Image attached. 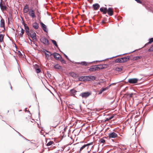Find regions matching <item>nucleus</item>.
Masks as SVG:
<instances>
[{
  "label": "nucleus",
  "mask_w": 153,
  "mask_h": 153,
  "mask_svg": "<svg viewBox=\"0 0 153 153\" xmlns=\"http://www.w3.org/2000/svg\"><path fill=\"white\" fill-rule=\"evenodd\" d=\"M34 41L36 40V34L35 33L33 30H30V33L27 34Z\"/></svg>",
  "instance_id": "obj_1"
},
{
  "label": "nucleus",
  "mask_w": 153,
  "mask_h": 153,
  "mask_svg": "<svg viewBox=\"0 0 153 153\" xmlns=\"http://www.w3.org/2000/svg\"><path fill=\"white\" fill-rule=\"evenodd\" d=\"M28 14L29 16L33 19L35 18L36 17V16L35 14V10L33 9H30Z\"/></svg>",
  "instance_id": "obj_2"
},
{
  "label": "nucleus",
  "mask_w": 153,
  "mask_h": 153,
  "mask_svg": "<svg viewBox=\"0 0 153 153\" xmlns=\"http://www.w3.org/2000/svg\"><path fill=\"white\" fill-rule=\"evenodd\" d=\"M91 94V93L89 92H83L81 93L79 95L82 98H86L89 96Z\"/></svg>",
  "instance_id": "obj_3"
},
{
  "label": "nucleus",
  "mask_w": 153,
  "mask_h": 153,
  "mask_svg": "<svg viewBox=\"0 0 153 153\" xmlns=\"http://www.w3.org/2000/svg\"><path fill=\"white\" fill-rule=\"evenodd\" d=\"M41 42L46 45L48 46L49 45V42L48 39L45 37H42L40 39Z\"/></svg>",
  "instance_id": "obj_4"
},
{
  "label": "nucleus",
  "mask_w": 153,
  "mask_h": 153,
  "mask_svg": "<svg viewBox=\"0 0 153 153\" xmlns=\"http://www.w3.org/2000/svg\"><path fill=\"white\" fill-rule=\"evenodd\" d=\"M60 121L54 120L51 123L52 127L53 128L56 127L60 123Z\"/></svg>",
  "instance_id": "obj_5"
},
{
  "label": "nucleus",
  "mask_w": 153,
  "mask_h": 153,
  "mask_svg": "<svg viewBox=\"0 0 153 153\" xmlns=\"http://www.w3.org/2000/svg\"><path fill=\"white\" fill-rule=\"evenodd\" d=\"M138 79L137 78L130 79L128 80V82L130 84H135L137 83Z\"/></svg>",
  "instance_id": "obj_6"
},
{
  "label": "nucleus",
  "mask_w": 153,
  "mask_h": 153,
  "mask_svg": "<svg viewBox=\"0 0 153 153\" xmlns=\"http://www.w3.org/2000/svg\"><path fill=\"white\" fill-rule=\"evenodd\" d=\"M117 136L118 135L117 134L114 132L108 134V137L109 138H115L117 137Z\"/></svg>",
  "instance_id": "obj_7"
},
{
  "label": "nucleus",
  "mask_w": 153,
  "mask_h": 153,
  "mask_svg": "<svg viewBox=\"0 0 153 153\" xmlns=\"http://www.w3.org/2000/svg\"><path fill=\"white\" fill-rule=\"evenodd\" d=\"M96 77L93 76H86V81H93L95 80Z\"/></svg>",
  "instance_id": "obj_8"
},
{
  "label": "nucleus",
  "mask_w": 153,
  "mask_h": 153,
  "mask_svg": "<svg viewBox=\"0 0 153 153\" xmlns=\"http://www.w3.org/2000/svg\"><path fill=\"white\" fill-rule=\"evenodd\" d=\"M107 13L110 16H112L113 14L114 13L113 9L112 8H109L107 9Z\"/></svg>",
  "instance_id": "obj_9"
},
{
  "label": "nucleus",
  "mask_w": 153,
  "mask_h": 153,
  "mask_svg": "<svg viewBox=\"0 0 153 153\" xmlns=\"http://www.w3.org/2000/svg\"><path fill=\"white\" fill-rule=\"evenodd\" d=\"M52 54L54 58L56 59H58L61 58L60 55L56 53H54Z\"/></svg>",
  "instance_id": "obj_10"
},
{
  "label": "nucleus",
  "mask_w": 153,
  "mask_h": 153,
  "mask_svg": "<svg viewBox=\"0 0 153 153\" xmlns=\"http://www.w3.org/2000/svg\"><path fill=\"white\" fill-rule=\"evenodd\" d=\"M29 10L28 6L27 4H26L24 7L23 12L24 13H27L28 12H29Z\"/></svg>",
  "instance_id": "obj_11"
},
{
  "label": "nucleus",
  "mask_w": 153,
  "mask_h": 153,
  "mask_svg": "<svg viewBox=\"0 0 153 153\" xmlns=\"http://www.w3.org/2000/svg\"><path fill=\"white\" fill-rule=\"evenodd\" d=\"M4 3L3 2H1V3L0 4V6L1 9L2 10H6L7 7H6L4 5Z\"/></svg>",
  "instance_id": "obj_12"
},
{
  "label": "nucleus",
  "mask_w": 153,
  "mask_h": 153,
  "mask_svg": "<svg viewBox=\"0 0 153 153\" xmlns=\"http://www.w3.org/2000/svg\"><path fill=\"white\" fill-rule=\"evenodd\" d=\"M89 70L91 71H97V65H94L91 67L89 69Z\"/></svg>",
  "instance_id": "obj_13"
},
{
  "label": "nucleus",
  "mask_w": 153,
  "mask_h": 153,
  "mask_svg": "<svg viewBox=\"0 0 153 153\" xmlns=\"http://www.w3.org/2000/svg\"><path fill=\"white\" fill-rule=\"evenodd\" d=\"M100 10L104 14H105L107 13V9L106 7H101L100 9Z\"/></svg>",
  "instance_id": "obj_14"
},
{
  "label": "nucleus",
  "mask_w": 153,
  "mask_h": 153,
  "mask_svg": "<svg viewBox=\"0 0 153 153\" xmlns=\"http://www.w3.org/2000/svg\"><path fill=\"white\" fill-rule=\"evenodd\" d=\"M105 65H97V71L99 70L105 68Z\"/></svg>",
  "instance_id": "obj_15"
},
{
  "label": "nucleus",
  "mask_w": 153,
  "mask_h": 153,
  "mask_svg": "<svg viewBox=\"0 0 153 153\" xmlns=\"http://www.w3.org/2000/svg\"><path fill=\"white\" fill-rule=\"evenodd\" d=\"M40 23V25H41V27H42L43 30L45 32H47V27H46V26L42 22H41Z\"/></svg>",
  "instance_id": "obj_16"
},
{
  "label": "nucleus",
  "mask_w": 153,
  "mask_h": 153,
  "mask_svg": "<svg viewBox=\"0 0 153 153\" xmlns=\"http://www.w3.org/2000/svg\"><path fill=\"white\" fill-rule=\"evenodd\" d=\"M69 74L73 78H76L78 77L77 74L75 73L74 72H71L69 73Z\"/></svg>",
  "instance_id": "obj_17"
},
{
  "label": "nucleus",
  "mask_w": 153,
  "mask_h": 153,
  "mask_svg": "<svg viewBox=\"0 0 153 153\" xmlns=\"http://www.w3.org/2000/svg\"><path fill=\"white\" fill-rule=\"evenodd\" d=\"M0 27H4L5 29V23L3 19H1L0 22Z\"/></svg>",
  "instance_id": "obj_18"
},
{
  "label": "nucleus",
  "mask_w": 153,
  "mask_h": 153,
  "mask_svg": "<svg viewBox=\"0 0 153 153\" xmlns=\"http://www.w3.org/2000/svg\"><path fill=\"white\" fill-rule=\"evenodd\" d=\"M35 67V70L36 73H39L41 72V69L39 68V66L38 65L36 64Z\"/></svg>",
  "instance_id": "obj_19"
},
{
  "label": "nucleus",
  "mask_w": 153,
  "mask_h": 153,
  "mask_svg": "<svg viewBox=\"0 0 153 153\" xmlns=\"http://www.w3.org/2000/svg\"><path fill=\"white\" fill-rule=\"evenodd\" d=\"M93 7L94 10H97L99 8L100 6L98 4L96 3L93 5Z\"/></svg>",
  "instance_id": "obj_20"
},
{
  "label": "nucleus",
  "mask_w": 153,
  "mask_h": 153,
  "mask_svg": "<svg viewBox=\"0 0 153 153\" xmlns=\"http://www.w3.org/2000/svg\"><path fill=\"white\" fill-rule=\"evenodd\" d=\"M130 59V57L128 56H127L121 58L122 62H124L127 61Z\"/></svg>",
  "instance_id": "obj_21"
},
{
  "label": "nucleus",
  "mask_w": 153,
  "mask_h": 153,
  "mask_svg": "<svg viewBox=\"0 0 153 153\" xmlns=\"http://www.w3.org/2000/svg\"><path fill=\"white\" fill-rule=\"evenodd\" d=\"M86 76H82L79 78V80L81 81H86Z\"/></svg>",
  "instance_id": "obj_22"
},
{
  "label": "nucleus",
  "mask_w": 153,
  "mask_h": 153,
  "mask_svg": "<svg viewBox=\"0 0 153 153\" xmlns=\"http://www.w3.org/2000/svg\"><path fill=\"white\" fill-rule=\"evenodd\" d=\"M33 26L35 29H37L39 28L38 24L36 22L33 24Z\"/></svg>",
  "instance_id": "obj_23"
},
{
  "label": "nucleus",
  "mask_w": 153,
  "mask_h": 153,
  "mask_svg": "<svg viewBox=\"0 0 153 153\" xmlns=\"http://www.w3.org/2000/svg\"><path fill=\"white\" fill-rule=\"evenodd\" d=\"M108 89V87H106L105 88H102L100 89L99 93H98V94H101L103 91L107 90Z\"/></svg>",
  "instance_id": "obj_24"
},
{
  "label": "nucleus",
  "mask_w": 153,
  "mask_h": 153,
  "mask_svg": "<svg viewBox=\"0 0 153 153\" xmlns=\"http://www.w3.org/2000/svg\"><path fill=\"white\" fill-rule=\"evenodd\" d=\"M46 52H47L48 53H49L50 54H49L47 53H45V54L46 57L47 59H48L49 58L50 56H51V55H52L53 54H52L50 52H49V51H46Z\"/></svg>",
  "instance_id": "obj_25"
},
{
  "label": "nucleus",
  "mask_w": 153,
  "mask_h": 153,
  "mask_svg": "<svg viewBox=\"0 0 153 153\" xmlns=\"http://www.w3.org/2000/svg\"><path fill=\"white\" fill-rule=\"evenodd\" d=\"M152 42H153V38H151L149 39V42L147 43H146L144 46H146L147 45H148L149 44L152 43Z\"/></svg>",
  "instance_id": "obj_26"
},
{
  "label": "nucleus",
  "mask_w": 153,
  "mask_h": 153,
  "mask_svg": "<svg viewBox=\"0 0 153 153\" xmlns=\"http://www.w3.org/2000/svg\"><path fill=\"white\" fill-rule=\"evenodd\" d=\"M114 69L115 71H117L118 72H120L122 70V68H119V67H115L114 68Z\"/></svg>",
  "instance_id": "obj_27"
},
{
  "label": "nucleus",
  "mask_w": 153,
  "mask_h": 153,
  "mask_svg": "<svg viewBox=\"0 0 153 153\" xmlns=\"http://www.w3.org/2000/svg\"><path fill=\"white\" fill-rule=\"evenodd\" d=\"M54 68L56 69H60L61 68V67L58 64L55 65L54 66Z\"/></svg>",
  "instance_id": "obj_28"
},
{
  "label": "nucleus",
  "mask_w": 153,
  "mask_h": 153,
  "mask_svg": "<svg viewBox=\"0 0 153 153\" xmlns=\"http://www.w3.org/2000/svg\"><path fill=\"white\" fill-rule=\"evenodd\" d=\"M86 147L85 145H84L82 146L80 149L79 153H81L82 151L84 150V149H86Z\"/></svg>",
  "instance_id": "obj_29"
},
{
  "label": "nucleus",
  "mask_w": 153,
  "mask_h": 153,
  "mask_svg": "<svg viewBox=\"0 0 153 153\" xmlns=\"http://www.w3.org/2000/svg\"><path fill=\"white\" fill-rule=\"evenodd\" d=\"M79 63L82 65H85V66L88 65V63L85 62H79Z\"/></svg>",
  "instance_id": "obj_30"
},
{
  "label": "nucleus",
  "mask_w": 153,
  "mask_h": 153,
  "mask_svg": "<svg viewBox=\"0 0 153 153\" xmlns=\"http://www.w3.org/2000/svg\"><path fill=\"white\" fill-rule=\"evenodd\" d=\"M4 36L2 34H0V42H3Z\"/></svg>",
  "instance_id": "obj_31"
},
{
  "label": "nucleus",
  "mask_w": 153,
  "mask_h": 153,
  "mask_svg": "<svg viewBox=\"0 0 153 153\" xmlns=\"http://www.w3.org/2000/svg\"><path fill=\"white\" fill-rule=\"evenodd\" d=\"M25 30H24L22 28L21 33H20L19 35L21 37H22L23 34L24 33Z\"/></svg>",
  "instance_id": "obj_32"
},
{
  "label": "nucleus",
  "mask_w": 153,
  "mask_h": 153,
  "mask_svg": "<svg viewBox=\"0 0 153 153\" xmlns=\"http://www.w3.org/2000/svg\"><path fill=\"white\" fill-rule=\"evenodd\" d=\"M115 62L117 63H122V59L121 58L117 59L115 60Z\"/></svg>",
  "instance_id": "obj_33"
},
{
  "label": "nucleus",
  "mask_w": 153,
  "mask_h": 153,
  "mask_svg": "<svg viewBox=\"0 0 153 153\" xmlns=\"http://www.w3.org/2000/svg\"><path fill=\"white\" fill-rule=\"evenodd\" d=\"M51 41L53 44L57 48H58V45L57 44L56 42L53 40H51Z\"/></svg>",
  "instance_id": "obj_34"
},
{
  "label": "nucleus",
  "mask_w": 153,
  "mask_h": 153,
  "mask_svg": "<svg viewBox=\"0 0 153 153\" xmlns=\"http://www.w3.org/2000/svg\"><path fill=\"white\" fill-rule=\"evenodd\" d=\"M54 142L53 141H50L47 143V146H50Z\"/></svg>",
  "instance_id": "obj_35"
},
{
  "label": "nucleus",
  "mask_w": 153,
  "mask_h": 153,
  "mask_svg": "<svg viewBox=\"0 0 153 153\" xmlns=\"http://www.w3.org/2000/svg\"><path fill=\"white\" fill-rule=\"evenodd\" d=\"M93 144V143L91 142V143H89L87 144H85V145H86V149H87L88 148V146L91 145H92Z\"/></svg>",
  "instance_id": "obj_36"
},
{
  "label": "nucleus",
  "mask_w": 153,
  "mask_h": 153,
  "mask_svg": "<svg viewBox=\"0 0 153 153\" xmlns=\"http://www.w3.org/2000/svg\"><path fill=\"white\" fill-rule=\"evenodd\" d=\"M148 51L149 52L153 51V46L152 45L151 47L148 49Z\"/></svg>",
  "instance_id": "obj_37"
},
{
  "label": "nucleus",
  "mask_w": 153,
  "mask_h": 153,
  "mask_svg": "<svg viewBox=\"0 0 153 153\" xmlns=\"http://www.w3.org/2000/svg\"><path fill=\"white\" fill-rule=\"evenodd\" d=\"M100 142L101 143H105V140L103 138H101L100 140Z\"/></svg>",
  "instance_id": "obj_38"
},
{
  "label": "nucleus",
  "mask_w": 153,
  "mask_h": 153,
  "mask_svg": "<svg viewBox=\"0 0 153 153\" xmlns=\"http://www.w3.org/2000/svg\"><path fill=\"white\" fill-rule=\"evenodd\" d=\"M141 58V56H136L134 58V59L135 60H138Z\"/></svg>",
  "instance_id": "obj_39"
},
{
  "label": "nucleus",
  "mask_w": 153,
  "mask_h": 153,
  "mask_svg": "<svg viewBox=\"0 0 153 153\" xmlns=\"http://www.w3.org/2000/svg\"><path fill=\"white\" fill-rule=\"evenodd\" d=\"M59 60H60V61H61V62L62 63H64V64L65 63V61L64 59H63L60 58V59Z\"/></svg>",
  "instance_id": "obj_40"
},
{
  "label": "nucleus",
  "mask_w": 153,
  "mask_h": 153,
  "mask_svg": "<svg viewBox=\"0 0 153 153\" xmlns=\"http://www.w3.org/2000/svg\"><path fill=\"white\" fill-rule=\"evenodd\" d=\"M71 91L72 93L74 94L75 93H76V91L74 90V89H72L71 90Z\"/></svg>",
  "instance_id": "obj_41"
},
{
  "label": "nucleus",
  "mask_w": 153,
  "mask_h": 153,
  "mask_svg": "<svg viewBox=\"0 0 153 153\" xmlns=\"http://www.w3.org/2000/svg\"><path fill=\"white\" fill-rule=\"evenodd\" d=\"M25 32L27 34V35L28 34V33H30L29 31V28L28 29H25Z\"/></svg>",
  "instance_id": "obj_42"
},
{
  "label": "nucleus",
  "mask_w": 153,
  "mask_h": 153,
  "mask_svg": "<svg viewBox=\"0 0 153 153\" xmlns=\"http://www.w3.org/2000/svg\"><path fill=\"white\" fill-rule=\"evenodd\" d=\"M24 26L25 27V29H28L29 28V27L27 25L25 24L24 25Z\"/></svg>",
  "instance_id": "obj_43"
},
{
  "label": "nucleus",
  "mask_w": 153,
  "mask_h": 153,
  "mask_svg": "<svg viewBox=\"0 0 153 153\" xmlns=\"http://www.w3.org/2000/svg\"><path fill=\"white\" fill-rule=\"evenodd\" d=\"M24 26L25 27V29H28L29 28V27L27 25L25 24L24 25Z\"/></svg>",
  "instance_id": "obj_44"
},
{
  "label": "nucleus",
  "mask_w": 153,
  "mask_h": 153,
  "mask_svg": "<svg viewBox=\"0 0 153 153\" xmlns=\"http://www.w3.org/2000/svg\"><path fill=\"white\" fill-rule=\"evenodd\" d=\"M136 1L137 3H139L140 4H142V2L140 0H135Z\"/></svg>",
  "instance_id": "obj_45"
},
{
  "label": "nucleus",
  "mask_w": 153,
  "mask_h": 153,
  "mask_svg": "<svg viewBox=\"0 0 153 153\" xmlns=\"http://www.w3.org/2000/svg\"><path fill=\"white\" fill-rule=\"evenodd\" d=\"M111 120L110 118H107L106 119V120H105V121H108L109 120Z\"/></svg>",
  "instance_id": "obj_46"
},
{
  "label": "nucleus",
  "mask_w": 153,
  "mask_h": 153,
  "mask_svg": "<svg viewBox=\"0 0 153 153\" xmlns=\"http://www.w3.org/2000/svg\"><path fill=\"white\" fill-rule=\"evenodd\" d=\"M114 117V116H112L111 117H110L109 118L110 119H111L113 118Z\"/></svg>",
  "instance_id": "obj_47"
},
{
  "label": "nucleus",
  "mask_w": 153,
  "mask_h": 153,
  "mask_svg": "<svg viewBox=\"0 0 153 153\" xmlns=\"http://www.w3.org/2000/svg\"><path fill=\"white\" fill-rule=\"evenodd\" d=\"M65 57L68 59V56L65 54L64 55Z\"/></svg>",
  "instance_id": "obj_48"
},
{
  "label": "nucleus",
  "mask_w": 153,
  "mask_h": 153,
  "mask_svg": "<svg viewBox=\"0 0 153 153\" xmlns=\"http://www.w3.org/2000/svg\"><path fill=\"white\" fill-rule=\"evenodd\" d=\"M102 23L103 24H104L105 23V22L104 20H102Z\"/></svg>",
  "instance_id": "obj_49"
},
{
  "label": "nucleus",
  "mask_w": 153,
  "mask_h": 153,
  "mask_svg": "<svg viewBox=\"0 0 153 153\" xmlns=\"http://www.w3.org/2000/svg\"><path fill=\"white\" fill-rule=\"evenodd\" d=\"M132 95V94H130V97H131Z\"/></svg>",
  "instance_id": "obj_50"
},
{
  "label": "nucleus",
  "mask_w": 153,
  "mask_h": 153,
  "mask_svg": "<svg viewBox=\"0 0 153 153\" xmlns=\"http://www.w3.org/2000/svg\"><path fill=\"white\" fill-rule=\"evenodd\" d=\"M29 39H30V40H31H31L30 39V38H29Z\"/></svg>",
  "instance_id": "obj_51"
},
{
  "label": "nucleus",
  "mask_w": 153,
  "mask_h": 153,
  "mask_svg": "<svg viewBox=\"0 0 153 153\" xmlns=\"http://www.w3.org/2000/svg\"><path fill=\"white\" fill-rule=\"evenodd\" d=\"M152 56H153V54Z\"/></svg>",
  "instance_id": "obj_52"
},
{
  "label": "nucleus",
  "mask_w": 153,
  "mask_h": 153,
  "mask_svg": "<svg viewBox=\"0 0 153 153\" xmlns=\"http://www.w3.org/2000/svg\"><path fill=\"white\" fill-rule=\"evenodd\" d=\"M153 46V44L152 45Z\"/></svg>",
  "instance_id": "obj_53"
}]
</instances>
